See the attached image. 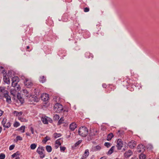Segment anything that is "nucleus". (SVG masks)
I'll return each instance as SVG.
<instances>
[{
    "label": "nucleus",
    "instance_id": "nucleus-7",
    "mask_svg": "<svg viewBox=\"0 0 159 159\" xmlns=\"http://www.w3.org/2000/svg\"><path fill=\"white\" fill-rule=\"evenodd\" d=\"M41 100L44 102H46L49 100V95L46 93H43L41 96Z\"/></svg>",
    "mask_w": 159,
    "mask_h": 159
},
{
    "label": "nucleus",
    "instance_id": "nucleus-4",
    "mask_svg": "<svg viewBox=\"0 0 159 159\" xmlns=\"http://www.w3.org/2000/svg\"><path fill=\"white\" fill-rule=\"evenodd\" d=\"M29 101L30 104H33L34 102H38L39 101V99L35 95H30L29 97Z\"/></svg>",
    "mask_w": 159,
    "mask_h": 159
},
{
    "label": "nucleus",
    "instance_id": "nucleus-19",
    "mask_svg": "<svg viewBox=\"0 0 159 159\" xmlns=\"http://www.w3.org/2000/svg\"><path fill=\"white\" fill-rule=\"evenodd\" d=\"M23 91L24 93L23 95L29 98V97L31 95L30 94L29 92L26 89H23Z\"/></svg>",
    "mask_w": 159,
    "mask_h": 159
},
{
    "label": "nucleus",
    "instance_id": "nucleus-9",
    "mask_svg": "<svg viewBox=\"0 0 159 159\" xmlns=\"http://www.w3.org/2000/svg\"><path fill=\"white\" fill-rule=\"evenodd\" d=\"M95 135V133L93 131L92 132L90 131L87 137V140L89 141H90L92 140Z\"/></svg>",
    "mask_w": 159,
    "mask_h": 159
},
{
    "label": "nucleus",
    "instance_id": "nucleus-1",
    "mask_svg": "<svg viewBox=\"0 0 159 159\" xmlns=\"http://www.w3.org/2000/svg\"><path fill=\"white\" fill-rule=\"evenodd\" d=\"M78 132L79 134L81 136L86 137L88 134V129L85 126H81L79 128Z\"/></svg>",
    "mask_w": 159,
    "mask_h": 159
},
{
    "label": "nucleus",
    "instance_id": "nucleus-34",
    "mask_svg": "<svg viewBox=\"0 0 159 159\" xmlns=\"http://www.w3.org/2000/svg\"><path fill=\"white\" fill-rule=\"evenodd\" d=\"M20 155V153L18 151H17L16 153H14L11 155L12 157L14 158L15 157L17 156H19Z\"/></svg>",
    "mask_w": 159,
    "mask_h": 159
},
{
    "label": "nucleus",
    "instance_id": "nucleus-61",
    "mask_svg": "<svg viewBox=\"0 0 159 159\" xmlns=\"http://www.w3.org/2000/svg\"><path fill=\"white\" fill-rule=\"evenodd\" d=\"M49 119L50 120H49V122H50V123H52V120L51 119H50V118Z\"/></svg>",
    "mask_w": 159,
    "mask_h": 159
},
{
    "label": "nucleus",
    "instance_id": "nucleus-17",
    "mask_svg": "<svg viewBox=\"0 0 159 159\" xmlns=\"http://www.w3.org/2000/svg\"><path fill=\"white\" fill-rule=\"evenodd\" d=\"M49 119L50 118L49 117H42L41 118V120L42 121L43 123L44 124H48V119Z\"/></svg>",
    "mask_w": 159,
    "mask_h": 159
},
{
    "label": "nucleus",
    "instance_id": "nucleus-33",
    "mask_svg": "<svg viewBox=\"0 0 159 159\" xmlns=\"http://www.w3.org/2000/svg\"><path fill=\"white\" fill-rule=\"evenodd\" d=\"M25 126H22L20 127L18 130L20 131L22 133H24L25 132Z\"/></svg>",
    "mask_w": 159,
    "mask_h": 159
},
{
    "label": "nucleus",
    "instance_id": "nucleus-16",
    "mask_svg": "<svg viewBox=\"0 0 159 159\" xmlns=\"http://www.w3.org/2000/svg\"><path fill=\"white\" fill-rule=\"evenodd\" d=\"M17 98L21 104L24 103V99L20 96V94L19 93H18V94L17 95Z\"/></svg>",
    "mask_w": 159,
    "mask_h": 159
},
{
    "label": "nucleus",
    "instance_id": "nucleus-15",
    "mask_svg": "<svg viewBox=\"0 0 159 159\" xmlns=\"http://www.w3.org/2000/svg\"><path fill=\"white\" fill-rule=\"evenodd\" d=\"M77 125L74 122H73L70 125V129L72 131H74Z\"/></svg>",
    "mask_w": 159,
    "mask_h": 159
},
{
    "label": "nucleus",
    "instance_id": "nucleus-58",
    "mask_svg": "<svg viewBox=\"0 0 159 159\" xmlns=\"http://www.w3.org/2000/svg\"><path fill=\"white\" fill-rule=\"evenodd\" d=\"M26 135H27V136H30V134L28 132H27L26 133Z\"/></svg>",
    "mask_w": 159,
    "mask_h": 159
},
{
    "label": "nucleus",
    "instance_id": "nucleus-56",
    "mask_svg": "<svg viewBox=\"0 0 159 159\" xmlns=\"http://www.w3.org/2000/svg\"><path fill=\"white\" fill-rule=\"evenodd\" d=\"M19 119L21 121H23L24 119L22 118H19Z\"/></svg>",
    "mask_w": 159,
    "mask_h": 159
},
{
    "label": "nucleus",
    "instance_id": "nucleus-60",
    "mask_svg": "<svg viewBox=\"0 0 159 159\" xmlns=\"http://www.w3.org/2000/svg\"><path fill=\"white\" fill-rule=\"evenodd\" d=\"M2 127H0V133L2 131Z\"/></svg>",
    "mask_w": 159,
    "mask_h": 159
},
{
    "label": "nucleus",
    "instance_id": "nucleus-46",
    "mask_svg": "<svg viewBox=\"0 0 159 159\" xmlns=\"http://www.w3.org/2000/svg\"><path fill=\"white\" fill-rule=\"evenodd\" d=\"M61 139L60 138L59 139H57V140H56L55 141V143L56 144H57L58 145H61V143H60V142L59 141V140Z\"/></svg>",
    "mask_w": 159,
    "mask_h": 159
},
{
    "label": "nucleus",
    "instance_id": "nucleus-48",
    "mask_svg": "<svg viewBox=\"0 0 159 159\" xmlns=\"http://www.w3.org/2000/svg\"><path fill=\"white\" fill-rule=\"evenodd\" d=\"M60 151H64L66 149V148L65 147H62V146H60Z\"/></svg>",
    "mask_w": 159,
    "mask_h": 159
},
{
    "label": "nucleus",
    "instance_id": "nucleus-13",
    "mask_svg": "<svg viewBox=\"0 0 159 159\" xmlns=\"http://www.w3.org/2000/svg\"><path fill=\"white\" fill-rule=\"evenodd\" d=\"M6 75V72L3 74V80L5 83L9 84L10 83V80L9 78L7 77Z\"/></svg>",
    "mask_w": 159,
    "mask_h": 159
},
{
    "label": "nucleus",
    "instance_id": "nucleus-51",
    "mask_svg": "<svg viewBox=\"0 0 159 159\" xmlns=\"http://www.w3.org/2000/svg\"><path fill=\"white\" fill-rule=\"evenodd\" d=\"M30 130L31 132V133L32 134H33L34 133V129L32 127H31L30 128Z\"/></svg>",
    "mask_w": 159,
    "mask_h": 159
},
{
    "label": "nucleus",
    "instance_id": "nucleus-50",
    "mask_svg": "<svg viewBox=\"0 0 159 159\" xmlns=\"http://www.w3.org/2000/svg\"><path fill=\"white\" fill-rule=\"evenodd\" d=\"M15 146L14 145H10L9 148V150H12L14 149V148L15 147Z\"/></svg>",
    "mask_w": 159,
    "mask_h": 159
},
{
    "label": "nucleus",
    "instance_id": "nucleus-22",
    "mask_svg": "<svg viewBox=\"0 0 159 159\" xmlns=\"http://www.w3.org/2000/svg\"><path fill=\"white\" fill-rule=\"evenodd\" d=\"M89 150L88 149H86L84 152V156L82 157L84 159H85L89 156Z\"/></svg>",
    "mask_w": 159,
    "mask_h": 159
},
{
    "label": "nucleus",
    "instance_id": "nucleus-41",
    "mask_svg": "<svg viewBox=\"0 0 159 159\" xmlns=\"http://www.w3.org/2000/svg\"><path fill=\"white\" fill-rule=\"evenodd\" d=\"M5 157V155L4 154L1 153L0 154V159H4Z\"/></svg>",
    "mask_w": 159,
    "mask_h": 159
},
{
    "label": "nucleus",
    "instance_id": "nucleus-8",
    "mask_svg": "<svg viewBox=\"0 0 159 159\" xmlns=\"http://www.w3.org/2000/svg\"><path fill=\"white\" fill-rule=\"evenodd\" d=\"M24 84L25 86L29 88H30L33 85V83L28 79H25L24 81Z\"/></svg>",
    "mask_w": 159,
    "mask_h": 159
},
{
    "label": "nucleus",
    "instance_id": "nucleus-43",
    "mask_svg": "<svg viewBox=\"0 0 159 159\" xmlns=\"http://www.w3.org/2000/svg\"><path fill=\"white\" fill-rule=\"evenodd\" d=\"M11 125V124L10 122H8L6 125H5V127H4L5 128H9Z\"/></svg>",
    "mask_w": 159,
    "mask_h": 159
},
{
    "label": "nucleus",
    "instance_id": "nucleus-31",
    "mask_svg": "<svg viewBox=\"0 0 159 159\" xmlns=\"http://www.w3.org/2000/svg\"><path fill=\"white\" fill-rule=\"evenodd\" d=\"M64 121V119L63 117H61L58 120L57 125H61L62 123H63Z\"/></svg>",
    "mask_w": 159,
    "mask_h": 159
},
{
    "label": "nucleus",
    "instance_id": "nucleus-42",
    "mask_svg": "<svg viewBox=\"0 0 159 159\" xmlns=\"http://www.w3.org/2000/svg\"><path fill=\"white\" fill-rule=\"evenodd\" d=\"M20 125V123L17 121H16L13 124V126L15 127H17Z\"/></svg>",
    "mask_w": 159,
    "mask_h": 159
},
{
    "label": "nucleus",
    "instance_id": "nucleus-38",
    "mask_svg": "<svg viewBox=\"0 0 159 159\" xmlns=\"http://www.w3.org/2000/svg\"><path fill=\"white\" fill-rule=\"evenodd\" d=\"M5 71V69L2 66H0V73H2L3 74H4V72Z\"/></svg>",
    "mask_w": 159,
    "mask_h": 159
},
{
    "label": "nucleus",
    "instance_id": "nucleus-11",
    "mask_svg": "<svg viewBox=\"0 0 159 159\" xmlns=\"http://www.w3.org/2000/svg\"><path fill=\"white\" fill-rule=\"evenodd\" d=\"M123 146L122 141L121 139H118L117 141L116 147L118 150H120Z\"/></svg>",
    "mask_w": 159,
    "mask_h": 159
},
{
    "label": "nucleus",
    "instance_id": "nucleus-14",
    "mask_svg": "<svg viewBox=\"0 0 159 159\" xmlns=\"http://www.w3.org/2000/svg\"><path fill=\"white\" fill-rule=\"evenodd\" d=\"M133 154V152L131 150H129L128 151H126L124 154V157L126 158H128Z\"/></svg>",
    "mask_w": 159,
    "mask_h": 159
},
{
    "label": "nucleus",
    "instance_id": "nucleus-52",
    "mask_svg": "<svg viewBox=\"0 0 159 159\" xmlns=\"http://www.w3.org/2000/svg\"><path fill=\"white\" fill-rule=\"evenodd\" d=\"M102 86L103 88H106L107 87V85L106 84H103Z\"/></svg>",
    "mask_w": 159,
    "mask_h": 159
},
{
    "label": "nucleus",
    "instance_id": "nucleus-6",
    "mask_svg": "<svg viewBox=\"0 0 159 159\" xmlns=\"http://www.w3.org/2000/svg\"><path fill=\"white\" fill-rule=\"evenodd\" d=\"M14 89H11L10 90L11 94L14 96H15L16 92H19L20 89V87L19 85H18L17 87H14Z\"/></svg>",
    "mask_w": 159,
    "mask_h": 159
},
{
    "label": "nucleus",
    "instance_id": "nucleus-24",
    "mask_svg": "<svg viewBox=\"0 0 159 159\" xmlns=\"http://www.w3.org/2000/svg\"><path fill=\"white\" fill-rule=\"evenodd\" d=\"M101 149V147L99 145H97L92 148V149L93 151H96L98 150H100Z\"/></svg>",
    "mask_w": 159,
    "mask_h": 159
},
{
    "label": "nucleus",
    "instance_id": "nucleus-27",
    "mask_svg": "<svg viewBox=\"0 0 159 159\" xmlns=\"http://www.w3.org/2000/svg\"><path fill=\"white\" fill-rule=\"evenodd\" d=\"M50 138L48 136H46L44 138V139L43 140L42 142L43 143H46L48 140H50Z\"/></svg>",
    "mask_w": 159,
    "mask_h": 159
},
{
    "label": "nucleus",
    "instance_id": "nucleus-36",
    "mask_svg": "<svg viewBox=\"0 0 159 159\" xmlns=\"http://www.w3.org/2000/svg\"><path fill=\"white\" fill-rule=\"evenodd\" d=\"M140 159H145L146 158V155L143 153H141L139 156Z\"/></svg>",
    "mask_w": 159,
    "mask_h": 159
},
{
    "label": "nucleus",
    "instance_id": "nucleus-45",
    "mask_svg": "<svg viewBox=\"0 0 159 159\" xmlns=\"http://www.w3.org/2000/svg\"><path fill=\"white\" fill-rule=\"evenodd\" d=\"M104 145L107 147V148H109L111 146V144L109 143L106 142L104 143Z\"/></svg>",
    "mask_w": 159,
    "mask_h": 159
},
{
    "label": "nucleus",
    "instance_id": "nucleus-18",
    "mask_svg": "<svg viewBox=\"0 0 159 159\" xmlns=\"http://www.w3.org/2000/svg\"><path fill=\"white\" fill-rule=\"evenodd\" d=\"M82 142L81 140H80L76 142L75 144L72 146V149H75L76 148V147H77L79 144H80Z\"/></svg>",
    "mask_w": 159,
    "mask_h": 159
},
{
    "label": "nucleus",
    "instance_id": "nucleus-49",
    "mask_svg": "<svg viewBox=\"0 0 159 159\" xmlns=\"http://www.w3.org/2000/svg\"><path fill=\"white\" fill-rule=\"evenodd\" d=\"M89 7H86L84 8V11L85 12H88L89 11Z\"/></svg>",
    "mask_w": 159,
    "mask_h": 159
},
{
    "label": "nucleus",
    "instance_id": "nucleus-21",
    "mask_svg": "<svg viewBox=\"0 0 159 159\" xmlns=\"http://www.w3.org/2000/svg\"><path fill=\"white\" fill-rule=\"evenodd\" d=\"M99 34L101 35H103V33L102 32V30H101L100 28L99 30H98V31L97 32L94 33V35L96 37L98 36L97 35Z\"/></svg>",
    "mask_w": 159,
    "mask_h": 159
},
{
    "label": "nucleus",
    "instance_id": "nucleus-2",
    "mask_svg": "<svg viewBox=\"0 0 159 159\" xmlns=\"http://www.w3.org/2000/svg\"><path fill=\"white\" fill-rule=\"evenodd\" d=\"M44 151V148L42 146H39L36 152L39 154L40 157L41 158H44L45 156V154L43 153Z\"/></svg>",
    "mask_w": 159,
    "mask_h": 159
},
{
    "label": "nucleus",
    "instance_id": "nucleus-47",
    "mask_svg": "<svg viewBox=\"0 0 159 159\" xmlns=\"http://www.w3.org/2000/svg\"><path fill=\"white\" fill-rule=\"evenodd\" d=\"M13 114H14L16 116H19V112L16 111H14L13 112Z\"/></svg>",
    "mask_w": 159,
    "mask_h": 159
},
{
    "label": "nucleus",
    "instance_id": "nucleus-63",
    "mask_svg": "<svg viewBox=\"0 0 159 159\" xmlns=\"http://www.w3.org/2000/svg\"><path fill=\"white\" fill-rule=\"evenodd\" d=\"M15 159H20V157H16Z\"/></svg>",
    "mask_w": 159,
    "mask_h": 159
},
{
    "label": "nucleus",
    "instance_id": "nucleus-23",
    "mask_svg": "<svg viewBox=\"0 0 159 159\" xmlns=\"http://www.w3.org/2000/svg\"><path fill=\"white\" fill-rule=\"evenodd\" d=\"M46 80V78L44 76H41L39 78V81L41 83L45 82Z\"/></svg>",
    "mask_w": 159,
    "mask_h": 159
},
{
    "label": "nucleus",
    "instance_id": "nucleus-64",
    "mask_svg": "<svg viewBox=\"0 0 159 159\" xmlns=\"http://www.w3.org/2000/svg\"><path fill=\"white\" fill-rule=\"evenodd\" d=\"M54 159H57V157H55L54 158Z\"/></svg>",
    "mask_w": 159,
    "mask_h": 159
},
{
    "label": "nucleus",
    "instance_id": "nucleus-29",
    "mask_svg": "<svg viewBox=\"0 0 159 159\" xmlns=\"http://www.w3.org/2000/svg\"><path fill=\"white\" fill-rule=\"evenodd\" d=\"M46 149L47 151L48 152H50L52 151V148L49 145H47L46 147Z\"/></svg>",
    "mask_w": 159,
    "mask_h": 159
},
{
    "label": "nucleus",
    "instance_id": "nucleus-55",
    "mask_svg": "<svg viewBox=\"0 0 159 159\" xmlns=\"http://www.w3.org/2000/svg\"><path fill=\"white\" fill-rule=\"evenodd\" d=\"M99 159H107V157L106 156H104L101 157Z\"/></svg>",
    "mask_w": 159,
    "mask_h": 159
},
{
    "label": "nucleus",
    "instance_id": "nucleus-62",
    "mask_svg": "<svg viewBox=\"0 0 159 159\" xmlns=\"http://www.w3.org/2000/svg\"><path fill=\"white\" fill-rule=\"evenodd\" d=\"M30 48V47L29 46H27L26 47V49H29Z\"/></svg>",
    "mask_w": 159,
    "mask_h": 159
},
{
    "label": "nucleus",
    "instance_id": "nucleus-28",
    "mask_svg": "<svg viewBox=\"0 0 159 159\" xmlns=\"http://www.w3.org/2000/svg\"><path fill=\"white\" fill-rule=\"evenodd\" d=\"M115 148V147L114 146H112L108 152L107 154H111L113 152Z\"/></svg>",
    "mask_w": 159,
    "mask_h": 159
},
{
    "label": "nucleus",
    "instance_id": "nucleus-10",
    "mask_svg": "<svg viewBox=\"0 0 159 159\" xmlns=\"http://www.w3.org/2000/svg\"><path fill=\"white\" fill-rule=\"evenodd\" d=\"M145 147L144 145L142 144H140L138 145L137 147V150L138 152L140 153L143 152L145 151Z\"/></svg>",
    "mask_w": 159,
    "mask_h": 159
},
{
    "label": "nucleus",
    "instance_id": "nucleus-5",
    "mask_svg": "<svg viewBox=\"0 0 159 159\" xmlns=\"http://www.w3.org/2000/svg\"><path fill=\"white\" fill-rule=\"evenodd\" d=\"M12 83L11 85L14 87H15L19 85L18 84V83L19 81V79L17 76H14L11 79Z\"/></svg>",
    "mask_w": 159,
    "mask_h": 159
},
{
    "label": "nucleus",
    "instance_id": "nucleus-57",
    "mask_svg": "<svg viewBox=\"0 0 159 159\" xmlns=\"http://www.w3.org/2000/svg\"><path fill=\"white\" fill-rule=\"evenodd\" d=\"M23 113V112L22 111H20L19 112V116H21Z\"/></svg>",
    "mask_w": 159,
    "mask_h": 159
},
{
    "label": "nucleus",
    "instance_id": "nucleus-20",
    "mask_svg": "<svg viewBox=\"0 0 159 159\" xmlns=\"http://www.w3.org/2000/svg\"><path fill=\"white\" fill-rule=\"evenodd\" d=\"M85 57H86L88 58H93V56L92 53H91L89 52H87L85 53Z\"/></svg>",
    "mask_w": 159,
    "mask_h": 159
},
{
    "label": "nucleus",
    "instance_id": "nucleus-39",
    "mask_svg": "<svg viewBox=\"0 0 159 159\" xmlns=\"http://www.w3.org/2000/svg\"><path fill=\"white\" fill-rule=\"evenodd\" d=\"M59 116L57 115H55L53 116V120H58L59 118Z\"/></svg>",
    "mask_w": 159,
    "mask_h": 159
},
{
    "label": "nucleus",
    "instance_id": "nucleus-53",
    "mask_svg": "<svg viewBox=\"0 0 159 159\" xmlns=\"http://www.w3.org/2000/svg\"><path fill=\"white\" fill-rule=\"evenodd\" d=\"M3 113V111L1 110H0V116H1L2 115Z\"/></svg>",
    "mask_w": 159,
    "mask_h": 159
},
{
    "label": "nucleus",
    "instance_id": "nucleus-32",
    "mask_svg": "<svg viewBox=\"0 0 159 159\" xmlns=\"http://www.w3.org/2000/svg\"><path fill=\"white\" fill-rule=\"evenodd\" d=\"M54 137L55 138H57L61 137V134L60 133H55L53 134Z\"/></svg>",
    "mask_w": 159,
    "mask_h": 159
},
{
    "label": "nucleus",
    "instance_id": "nucleus-44",
    "mask_svg": "<svg viewBox=\"0 0 159 159\" xmlns=\"http://www.w3.org/2000/svg\"><path fill=\"white\" fill-rule=\"evenodd\" d=\"M22 140V138L20 136H17L16 137V141H17L18 140Z\"/></svg>",
    "mask_w": 159,
    "mask_h": 159
},
{
    "label": "nucleus",
    "instance_id": "nucleus-25",
    "mask_svg": "<svg viewBox=\"0 0 159 159\" xmlns=\"http://www.w3.org/2000/svg\"><path fill=\"white\" fill-rule=\"evenodd\" d=\"M114 135L113 133H110L107 136V140L108 141H110L111 140V139L113 137Z\"/></svg>",
    "mask_w": 159,
    "mask_h": 159
},
{
    "label": "nucleus",
    "instance_id": "nucleus-30",
    "mask_svg": "<svg viewBox=\"0 0 159 159\" xmlns=\"http://www.w3.org/2000/svg\"><path fill=\"white\" fill-rule=\"evenodd\" d=\"M60 104V103H57L56 104H55V105L54 106V111H55L56 112L58 108H59Z\"/></svg>",
    "mask_w": 159,
    "mask_h": 159
},
{
    "label": "nucleus",
    "instance_id": "nucleus-12",
    "mask_svg": "<svg viewBox=\"0 0 159 159\" xmlns=\"http://www.w3.org/2000/svg\"><path fill=\"white\" fill-rule=\"evenodd\" d=\"M136 144L134 140H131L128 143V145L131 148H134L136 146Z\"/></svg>",
    "mask_w": 159,
    "mask_h": 159
},
{
    "label": "nucleus",
    "instance_id": "nucleus-26",
    "mask_svg": "<svg viewBox=\"0 0 159 159\" xmlns=\"http://www.w3.org/2000/svg\"><path fill=\"white\" fill-rule=\"evenodd\" d=\"M63 110V106L60 104L59 107L58 108L57 110L56 111L57 112L60 113Z\"/></svg>",
    "mask_w": 159,
    "mask_h": 159
},
{
    "label": "nucleus",
    "instance_id": "nucleus-40",
    "mask_svg": "<svg viewBox=\"0 0 159 159\" xmlns=\"http://www.w3.org/2000/svg\"><path fill=\"white\" fill-rule=\"evenodd\" d=\"M7 119L5 118H4L2 122V124L3 127H5V124L6 123Z\"/></svg>",
    "mask_w": 159,
    "mask_h": 159
},
{
    "label": "nucleus",
    "instance_id": "nucleus-59",
    "mask_svg": "<svg viewBox=\"0 0 159 159\" xmlns=\"http://www.w3.org/2000/svg\"><path fill=\"white\" fill-rule=\"evenodd\" d=\"M59 145H56L55 146V148L56 149L57 148H58V147H59Z\"/></svg>",
    "mask_w": 159,
    "mask_h": 159
},
{
    "label": "nucleus",
    "instance_id": "nucleus-37",
    "mask_svg": "<svg viewBox=\"0 0 159 159\" xmlns=\"http://www.w3.org/2000/svg\"><path fill=\"white\" fill-rule=\"evenodd\" d=\"M37 145L35 143L32 144L30 145V148L31 149H34L36 147Z\"/></svg>",
    "mask_w": 159,
    "mask_h": 159
},
{
    "label": "nucleus",
    "instance_id": "nucleus-35",
    "mask_svg": "<svg viewBox=\"0 0 159 159\" xmlns=\"http://www.w3.org/2000/svg\"><path fill=\"white\" fill-rule=\"evenodd\" d=\"M124 132L122 130H119L117 134L119 136H121L123 134Z\"/></svg>",
    "mask_w": 159,
    "mask_h": 159
},
{
    "label": "nucleus",
    "instance_id": "nucleus-54",
    "mask_svg": "<svg viewBox=\"0 0 159 159\" xmlns=\"http://www.w3.org/2000/svg\"><path fill=\"white\" fill-rule=\"evenodd\" d=\"M1 87H0V93L1 92H2L3 90H5V89L4 88H2V89H1Z\"/></svg>",
    "mask_w": 159,
    "mask_h": 159
},
{
    "label": "nucleus",
    "instance_id": "nucleus-3",
    "mask_svg": "<svg viewBox=\"0 0 159 159\" xmlns=\"http://www.w3.org/2000/svg\"><path fill=\"white\" fill-rule=\"evenodd\" d=\"M3 97H4L6 99L7 102L9 104L11 103V98L9 95V92L6 90H3Z\"/></svg>",
    "mask_w": 159,
    "mask_h": 159
}]
</instances>
